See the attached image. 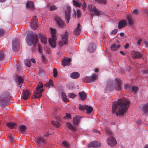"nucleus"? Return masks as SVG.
Masks as SVG:
<instances>
[{"instance_id":"nucleus-54","label":"nucleus","mask_w":148,"mask_h":148,"mask_svg":"<svg viewBox=\"0 0 148 148\" xmlns=\"http://www.w3.org/2000/svg\"><path fill=\"white\" fill-rule=\"evenodd\" d=\"M57 8V7L56 6L54 5H53L51 6L50 8V10H55Z\"/></svg>"},{"instance_id":"nucleus-42","label":"nucleus","mask_w":148,"mask_h":148,"mask_svg":"<svg viewBox=\"0 0 148 148\" xmlns=\"http://www.w3.org/2000/svg\"><path fill=\"white\" fill-rule=\"evenodd\" d=\"M98 3L105 4L106 2V0H95Z\"/></svg>"},{"instance_id":"nucleus-44","label":"nucleus","mask_w":148,"mask_h":148,"mask_svg":"<svg viewBox=\"0 0 148 148\" xmlns=\"http://www.w3.org/2000/svg\"><path fill=\"white\" fill-rule=\"evenodd\" d=\"M25 129L26 127L23 125H21L19 128L20 130L22 132H24Z\"/></svg>"},{"instance_id":"nucleus-12","label":"nucleus","mask_w":148,"mask_h":148,"mask_svg":"<svg viewBox=\"0 0 148 148\" xmlns=\"http://www.w3.org/2000/svg\"><path fill=\"white\" fill-rule=\"evenodd\" d=\"M107 141L108 145L110 146H113L116 143L115 139L111 136L108 138Z\"/></svg>"},{"instance_id":"nucleus-17","label":"nucleus","mask_w":148,"mask_h":148,"mask_svg":"<svg viewBox=\"0 0 148 148\" xmlns=\"http://www.w3.org/2000/svg\"><path fill=\"white\" fill-rule=\"evenodd\" d=\"M38 37L41 42L44 45L47 43V38L44 35L39 33L38 34Z\"/></svg>"},{"instance_id":"nucleus-52","label":"nucleus","mask_w":148,"mask_h":148,"mask_svg":"<svg viewBox=\"0 0 148 148\" xmlns=\"http://www.w3.org/2000/svg\"><path fill=\"white\" fill-rule=\"evenodd\" d=\"M58 72L57 70L55 69H54L53 70V76L54 77H56L57 76V75Z\"/></svg>"},{"instance_id":"nucleus-62","label":"nucleus","mask_w":148,"mask_h":148,"mask_svg":"<svg viewBox=\"0 0 148 148\" xmlns=\"http://www.w3.org/2000/svg\"><path fill=\"white\" fill-rule=\"evenodd\" d=\"M9 138L11 142H13V137L12 136H10L9 137Z\"/></svg>"},{"instance_id":"nucleus-36","label":"nucleus","mask_w":148,"mask_h":148,"mask_svg":"<svg viewBox=\"0 0 148 148\" xmlns=\"http://www.w3.org/2000/svg\"><path fill=\"white\" fill-rule=\"evenodd\" d=\"M51 124L57 127H59L60 125V123L57 121H51Z\"/></svg>"},{"instance_id":"nucleus-13","label":"nucleus","mask_w":148,"mask_h":148,"mask_svg":"<svg viewBox=\"0 0 148 148\" xmlns=\"http://www.w3.org/2000/svg\"><path fill=\"white\" fill-rule=\"evenodd\" d=\"M96 49V45L95 43H92L89 45L87 51L90 53H93L95 52Z\"/></svg>"},{"instance_id":"nucleus-14","label":"nucleus","mask_w":148,"mask_h":148,"mask_svg":"<svg viewBox=\"0 0 148 148\" xmlns=\"http://www.w3.org/2000/svg\"><path fill=\"white\" fill-rule=\"evenodd\" d=\"M140 108L141 112L143 115L148 114V103L142 105Z\"/></svg>"},{"instance_id":"nucleus-11","label":"nucleus","mask_w":148,"mask_h":148,"mask_svg":"<svg viewBox=\"0 0 148 148\" xmlns=\"http://www.w3.org/2000/svg\"><path fill=\"white\" fill-rule=\"evenodd\" d=\"M89 10L92 12L93 15L98 16L99 14V11L96 8V6H93L92 5H89L88 6Z\"/></svg>"},{"instance_id":"nucleus-40","label":"nucleus","mask_w":148,"mask_h":148,"mask_svg":"<svg viewBox=\"0 0 148 148\" xmlns=\"http://www.w3.org/2000/svg\"><path fill=\"white\" fill-rule=\"evenodd\" d=\"M25 64L28 67H30L31 66L30 61L28 59H25L24 60Z\"/></svg>"},{"instance_id":"nucleus-51","label":"nucleus","mask_w":148,"mask_h":148,"mask_svg":"<svg viewBox=\"0 0 148 148\" xmlns=\"http://www.w3.org/2000/svg\"><path fill=\"white\" fill-rule=\"evenodd\" d=\"M138 9H134L132 11V14H138Z\"/></svg>"},{"instance_id":"nucleus-32","label":"nucleus","mask_w":148,"mask_h":148,"mask_svg":"<svg viewBox=\"0 0 148 148\" xmlns=\"http://www.w3.org/2000/svg\"><path fill=\"white\" fill-rule=\"evenodd\" d=\"M127 19L128 21L129 25H132L134 23V21L130 16H127Z\"/></svg>"},{"instance_id":"nucleus-55","label":"nucleus","mask_w":148,"mask_h":148,"mask_svg":"<svg viewBox=\"0 0 148 148\" xmlns=\"http://www.w3.org/2000/svg\"><path fill=\"white\" fill-rule=\"evenodd\" d=\"M77 16L78 17H79L81 15V13L80 11L79 10H78L77 11Z\"/></svg>"},{"instance_id":"nucleus-34","label":"nucleus","mask_w":148,"mask_h":148,"mask_svg":"<svg viewBox=\"0 0 148 148\" xmlns=\"http://www.w3.org/2000/svg\"><path fill=\"white\" fill-rule=\"evenodd\" d=\"M105 130L107 135L110 136H111L112 135V132L108 127H105Z\"/></svg>"},{"instance_id":"nucleus-31","label":"nucleus","mask_w":148,"mask_h":148,"mask_svg":"<svg viewBox=\"0 0 148 148\" xmlns=\"http://www.w3.org/2000/svg\"><path fill=\"white\" fill-rule=\"evenodd\" d=\"M26 6L27 8L30 9H33L34 6L33 2L31 1H28L26 4Z\"/></svg>"},{"instance_id":"nucleus-48","label":"nucleus","mask_w":148,"mask_h":148,"mask_svg":"<svg viewBox=\"0 0 148 148\" xmlns=\"http://www.w3.org/2000/svg\"><path fill=\"white\" fill-rule=\"evenodd\" d=\"M132 90L134 93H135L138 90V88L136 86H133L132 87Z\"/></svg>"},{"instance_id":"nucleus-61","label":"nucleus","mask_w":148,"mask_h":148,"mask_svg":"<svg viewBox=\"0 0 148 148\" xmlns=\"http://www.w3.org/2000/svg\"><path fill=\"white\" fill-rule=\"evenodd\" d=\"M145 47L147 48L148 47V41H145Z\"/></svg>"},{"instance_id":"nucleus-46","label":"nucleus","mask_w":148,"mask_h":148,"mask_svg":"<svg viewBox=\"0 0 148 148\" xmlns=\"http://www.w3.org/2000/svg\"><path fill=\"white\" fill-rule=\"evenodd\" d=\"M71 118V114H70L66 113L65 116L64 117V119H69Z\"/></svg>"},{"instance_id":"nucleus-43","label":"nucleus","mask_w":148,"mask_h":148,"mask_svg":"<svg viewBox=\"0 0 148 148\" xmlns=\"http://www.w3.org/2000/svg\"><path fill=\"white\" fill-rule=\"evenodd\" d=\"M87 107L88 106L87 105H79V108L80 110H82L84 109H86Z\"/></svg>"},{"instance_id":"nucleus-24","label":"nucleus","mask_w":148,"mask_h":148,"mask_svg":"<svg viewBox=\"0 0 148 148\" xmlns=\"http://www.w3.org/2000/svg\"><path fill=\"white\" fill-rule=\"evenodd\" d=\"M81 31V26L78 23L77 27L74 30L73 33L75 35H78L80 34Z\"/></svg>"},{"instance_id":"nucleus-37","label":"nucleus","mask_w":148,"mask_h":148,"mask_svg":"<svg viewBox=\"0 0 148 148\" xmlns=\"http://www.w3.org/2000/svg\"><path fill=\"white\" fill-rule=\"evenodd\" d=\"M6 125L10 128L12 129L15 125V124L12 122L8 123L6 124Z\"/></svg>"},{"instance_id":"nucleus-39","label":"nucleus","mask_w":148,"mask_h":148,"mask_svg":"<svg viewBox=\"0 0 148 148\" xmlns=\"http://www.w3.org/2000/svg\"><path fill=\"white\" fill-rule=\"evenodd\" d=\"M62 145L66 147H70V145L68 142L64 141L62 143Z\"/></svg>"},{"instance_id":"nucleus-64","label":"nucleus","mask_w":148,"mask_h":148,"mask_svg":"<svg viewBox=\"0 0 148 148\" xmlns=\"http://www.w3.org/2000/svg\"><path fill=\"white\" fill-rule=\"evenodd\" d=\"M74 88V86L73 84H72V86H71L70 87H69V89L70 90H71L73 89Z\"/></svg>"},{"instance_id":"nucleus-18","label":"nucleus","mask_w":148,"mask_h":148,"mask_svg":"<svg viewBox=\"0 0 148 148\" xmlns=\"http://www.w3.org/2000/svg\"><path fill=\"white\" fill-rule=\"evenodd\" d=\"M131 55L133 58L135 59L139 58L142 56V54L138 52L135 51H133L132 52Z\"/></svg>"},{"instance_id":"nucleus-29","label":"nucleus","mask_w":148,"mask_h":148,"mask_svg":"<svg viewBox=\"0 0 148 148\" xmlns=\"http://www.w3.org/2000/svg\"><path fill=\"white\" fill-rule=\"evenodd\" d=\"M119 47V45L114 44L111 46L110 48L112 51H116Z\"/></svg>"},{"instance_id":"nucleus-63","label":"nucleus","mask_w":148,"mask_h":148,"mask_svg":"<svg viewBox=\"0 0 148 148\" xmlns=\"http://www.w3.org/2000/svg\"><path fill=\"white\" fill-rule=\"evenodd\" d=\"M129 46V44L128 43H127L125 44V46L124 47L125 49H127L128 48Z\"/></svg>"},{"instance_id":"nucleus-21","label":"nucleus","mask_w":148,"mask_h":148,"mask_svg":"<svg viewBox=\"0 0 148 148\" xmlns=\"http://www.w3.org/2000/svg\"><path fill=\"white\" fill-rule=\"evenodd\" d=\"M71 61V59L70 58H65L62 61V64L64 66H65L67 65L69 66L70 65Z\"/></svg>"},{"instance_id":"nucleus-26","label":"nucleus","mask_w":148,"mask_h":148,"mask_svg":"<svg viewBox=\"0 0 148 148\" xmlns=\"http://www.w3.org/2000/svg\"><path fill=\"white\" fill-rule=\"evenodd\" d=\"M127 22L126 20L120 21L118 24V28L121 29L127 25Z\"/></svg>"},{"instance_id":"nucleus-1","label":"nucleus","mask_w":148,"mask_h":148,"mask_svg":"<svg viewBox=\"0 0 148 148\" xmlns=\"http://www.w3.org/2000/svg\"><path fill=\"white\" fill-rule=\"evenodd\" d=\"M130 102L129 100L125 99H119L117 101L113 102L112 106V112L114 113L115 111L117 116L123 115L129 107Z\"/></svg>"},{"instance_id":"nucleus-3","label":"nucleus","mask_w":148,"mask_h":148,"mask_svg":"<svg viewBox=\"0 0 148 148\" xmlns=\"http://www.w3.org/2000/svg\"><path fill=\"white\" fill-rule=\"evenodd\" d=\"M37 40L36 35L34 34L32 32H30L27 34L26 41L28 45L31 46L33 43H36Z\"/></svg>"},{"instance_id":"nucleus-33","label":"nucleus","mask_w":148,"mask_h":148,"mask_svg":"<svg viewBox=\"0 0 148 148\" xmlns=\"http://www.w3.org/2000/svg\"><path fill=\"white\" fill-rule=\"evenodd\" d=\"M73 3L74 5L78 7H80L82 4V3L79 2L78 1L74 0L73 1Z\"/></svg>"},{"instance_id":"nucleus-27","label":"nucleus","mask_w":148,"mask_h":148,"mask_svg":"<svg viewBox=\"0 0 148 148\" xmlns=\"http://www.w3.org/2000/svg\"><path fill=\"white\" fill-rule=\"evenodd\" d=\"M79 73L76 72H74L70 75V77L74 79H76L79 77Z\"/></svg>"},{"instance_id":"nucleus-4","label":"nucleus","mask_w":148,"mask_h":148,"mask_svg":"<svg viewBox=\"0 0 148 148\" xmlns=\"http://www.w3.org/2000/svg\"><path fill=\"white\" fill-rule=\"evenodd\" d=\"M9 95L8 93L5 92L0 97V102L2 106L4 107L9 103L8 102L9 99Z\"/></svg>"},{"instance_id":"nucleus-50","label":"nucleus","mask_w":148,"mask_h":148,"mask_svg":"<svg viewBox=\"0 0 148 148\" xmlns=\"http://www.w3.org/2000/svg\"><path fill=\"white\" fill-rule=\"evenodd\" d=\"M50 86H51L52 87L53 86V83L52 82V81L50 80H49V82L47 86L49 88L50 87Z\"/></svg>"},{"instance_id":"nucleus-57","label":"nucleus","mask_w":148,"mask_h":148,"mask_svg":"<svg viewBox=\"0 0 148 148\" xmlns=\"http://www.w3.org/2000/svg\"><path fill=\"white\" fill-rule=\"evenodd\" d=\"M41 59L42 61H45V58L44 55L43 54L41 55Z\"/></svg>"},{"instance_id":"nucleus-8","label":"nucleus","mask_w":148,"mask_h":148,"mask_svg":"<svg viewBox=\"0 0 148 148\" xmlns=\"http://www.w3.org/2000/svg\"><path fill=\"white\" fill-rule=\"evenodd\" d=\"M65 11V18L66 20V22L69 23L70 19L71 8V7L69 6L65 7L64 8Z\"/></svg>"},{"instance_id":"nucleus-58","label":"nucleus","mask_w":148,"mask_h":148,"mask_svg":"<svg viewBox=\"0 0 148 148\" xmlns=\"http://www.w3.org/2000/svg\"><path fill=\"white\" fill-rule=\"evenodd\" d=\"M147 70H144L142 71H141V73L142 74H147Z\"/></svg>"},{"instance_id":"nucleus-60","label":"nucleus","mask_w":148,"mask_h":148,"mask_svg":"<svg viewBox=\"0 0 148 148\" xmlns=\"http://www.w3.org/2000/svg\"><path fill=\"white\" fill-rule=\"evenodd\" d=\"M142 40L141 39H139L138 40V42H137V44H138V45L139 46V45H140V43H141V42L142 41Z\"/></svg>"},{"instance_id":"nucleus-5","label":"nucleus","mask_w":148,"mask_h":148,"mask_svg":"<svg viewBox=\"0 0 148 148\" xmlns=\"http://www.w3.org/2000/svg\"><path fill=\"white\" fill-rule=\"evenodd\" d=\"M68 34L67 31H65L64 34L61 35V39L59 43V45L60 47L68 44Z\"/></svg>"},{"instance_id":"nucleus-35","label":"nucleus","mask_w":148,"mask_h":148,"mask_svg":"<svg viewBox=\"0 0 148 148\" xmlns=\"http://www.w3.org/2000/svg\"><path fill=\"white\" fill-rule=\"evenodd\" d=\"M62 98L63 101L65 102H68V100L67 99L66 94L64 92L62 93Z\"/></svg>"},{"instance_id":"nucleus-23","label":"nucleus","mask_w":148,"mask_h":148,"mask_svg":"<svg viewBox=\"0 0 148 148\" xmlns=\"http://www.w3.org/2000/svg\"><path fill=\"white\" fill-rule=\"evenodd\" d=\"M15 79L17 83L19 85L23 83L24 78L23 77L18 75H16L15 76Z\"/></svg>"},{"instance_id":"nucleus-10","label":"nucleus","mask_w":148,"mask_h":148,"mask_svg":"<svg viewBox=\"0 0 148 148\" xmlns=\"http://www.w3.org/2000/svg\"><path fill=\"white\" fill-rule=\"evenodd\" d=\"M55 20L60 27L63 28L65 27L64 22L61 17L56 16L55 18Z\"/></svg>"},{"instance_id":"nucleus-53","label":"nucleus","mask_w":148,"mask_h":148,"mask_svg":"<svg viewBox=\"0 0 148 148\" xmlns=\"http://www.w3.org/2000/svg\"><path fill=\"white\" fill-rule=\"evenodd\" d=\"M73 13L72 14V16L73 18H75L76 17L77 13L75 9H73Z\"/></svg>"},{"instance_id":"nucleus-25","label":"nucleus","mask_w":148,"mask_h":148,"mask_svg":"<svg viewBox=\"0 0 148 148\" xmlns=\"http://www.w3.org/2000/svg\"><path fill=\"white\" fill-rule=\"evenodd\" d=\"M49 42L52 47H55L56 46V39L55 38H49Z\"/></svg>"},{"instance_id":"nucleus-56","label":"nucleus","mask_w":148,"mask_h":148,"mask_svg":"<svg viewBox=\"0 0 148 148\" xmlns=\"http://www.w3.org/2000/svg\"><path fill=\"white\" fill-rule=\"evenodd\" d=\"M4 34V30L3 29H0V36H2Z\"/></svg>"},{"instance_id":"nucleus-20","label":"nucleus","mask_w":148,"mask_h":148,"mask_svg":"<svg viewBox=\"0 0 148 148\" xmlns=\"http://www.w3.org/2000/svg\"><path fill=\"white\" fill-rule=\"evenodd\" d=\"M36 142L40 146H42L45 143V140L41 137H39L36 140Z\"/></svg>"},{"instance_id":"nucleus-28","label":"nucleus","mask_w":148,"mask_h":148,"mask_svg":"<svg viewBox=\"0 0 148 148\" xmlns=\"http://www.w3.org/2000/svg\"><path fill=\"white\" fill-rule=\"evenodd\" d=\"M67 126L70 130L75 131L76 130V128L75 125H73L70 123H66Z\"/></svg>"},{"instance_id":"nucleus-6","label":"nucleus","mask_w":148,"mask_h":148,"mask_svg":"<svg viewBox=\"0 0 148 148\" xmlns=\"http://www.w3.org/2000/svg\"><path fill=\"white\" fill-rule=\"evenodd\" d=\"M43 87V84L41 82H40L37 87L36 88V95H34L33 99L35 98H39L41 97V93L42 92V90L41 89Z\"/></svg>"},{"instance_id":"nucleus-7","label":"nucleus","mask_w":148,"mask_h":148,"mask_svg":"<svg viewBox=\"0 0 148 148\" xmlns=\"http://www.w3.org/2000/svg\"><path fill=\"white\" fill-rule=\"evenodd\" d=\"M20 40L18 38H14L13 39L12 47L13 50L15 52L17 51L19 48Z\"/></svg>"},{"instance_id":"nucleus-49","label":"nucleus","mask_w":148,"mask_h":148,"mask_svg":"<svg viewBox=\"0 0 148 148\" xmlns=\"http://www.w3.org/2000/svg\"><path fill=\"white\" fill-rule=\"evenodd\" d=\"M68 96H69L71 98L73 99L75 97L76 95L74 94L70 93L68 94Z\"/></svg>"},{"instance_id":"nucleus-41","label":"nucleus","mask_w":148,"mask_h":148,"mask_svg":"<svg viewBox=\"0 0 148 148\" xmlns=\"http://www.w3.org/2000/svg\"><path fill=\"white\" fill-rule=\"evenodd\" d=\"M86 109V110L88 114H90L93 110V109L92 107L88 106Z\"/></svg>"},{"instance_id":"nucleus-2","label":"nucleus","mask_w":148,"mask_h":148,"mask_svg":"<svg viewBox=\"0 0 148 148\" xmlns=\"http://www.w3.org/2000/svg\"><path fill=\"white\" fill-rule=\"evenodd\" d=\"M116 83H114L113 81H111L108 82L106 88L109 90H113L114 88L118 91H120L122 89L121 86V82L119 79H115Z\"/></svg>"},{"instance_id":"nucleus-19","label":"nucleus","mask_w":148,"mask_h":148,"mask_svg":"<svg viewBox=\"0 0 148 148\" xmlns=\"http://www.w3.org/2000/svg\"><path fill=\"white\" fill-rule=\"evenodd\" d=\"M101 144L99 142L96 141L91 142L88 145V147H97L101 146Z\"/></svg>"},{"instance_id":"nucleus-45","label":"nucleus","mask_w":148,"mask_h":148,"mask_svg":"<svg viewBox=\"0 0 148 148\" xmlns=\"http://www.w3.org/2000/svg\"><path fill=\"white\" fill-rule=\"evenodd\" d=\"M81 1L83 2L82 5V9L84 11H85L86 7V4L84 0H81Z\"/></svg>"},{"instance_id":"nucleus-47","label":"nucleus","mask_w":148,"mask_h":148,"mask_svg":"<svg viewBox=\"0 0 148 148\" xmlns=\"http://www.w3.org/2000/svg\"><path fill=\"white\" fill-rule=\"evenodd\" d=\"M4 55L3 53L0 51V60H2L4 59Z\"/></svg>"},{"instance_id":"nucleus-16","label":"nucleus","mask_w":148,"mask_h":148,"mask_svg":"<svg viewBox=\"0 0 148 148\" xmlns=\"http://www.w3.org/2000/svg\"><path fill=\"white\" fill-rule=\"evenodd\" d=\"M38 20L35 19H34L30 23V26L32 29L35 30L38 27Z\"/></svg>"},{"instance_id":"nucleus-22","label":"nucleus","mask_w":148,"mask_h":148,"mask_svg":"<svg viewBox=\"0 0 148 148\" xmlns=\"http://www.w3.org/2000/svg\"><path fill=\"white\" fill-rule=\"evenodd\" d=\"M82 118V116H76L75 117H74L73 120L74 124L77 126L78 125Z\"/></svg>"},{"instance_id":"nucleus-9","label":"nucleus","mask_w":148,"mask_h":148,"mask_svg":"<svg viewBox=\"0 0 148 148\" xmlns=\"http://www.w3.org/2000/svg\"><path fill=\"white\" fill-rule=\"evenodd\" d=\"M97 75L96 74H93L92 76H88L84 79V81L86 83H90L94 82L97 79Z\"/></svg>"},{"instance_id":"nucleus-59","label":"nucleus","mask_w":148,"mask_h":148,"mask_svg":"<svg viewBox=\"0 0 148 148\" xmlns=\"http://www.w3.org/2000/svg\"><path fill=\"white\" fill-rule=\"evenodd\" d=\"M117 32V29H115L112 32V33L113 34H116Z\"/></svg>"},{"instance_id":"nucleus-15","label":"nucleus","mask_w":148,"mask_h":148,"mask_svg":"<svg viewBox=\"0 0 148 148\" xmlns=\"http://www.w3.org/2000/svg\"><path fill=\"white\" fill-rule=\"evenodd\" d=\"M30 96V92L28 90H24L22 95V98L25 100L27 99Z\"/></svg>"},{"instance_id":"nucleus-38","label":"nucleus","mask_w":148,"mask_h":148,"mask_svg":"<svg viewBox=\"0 0 148 148\" xmlns=\"http://www.w3.org/2000/svg\"><path fill=\"white\" fill-rule=\"evenodd\" d=\"M50 29L52 34V37L55 38L56 36V30L55 29H53L52 28H51Z\"/></svg>"},{"instance_id":"nucleus-30","label":"nucleus","mask_w":148,"mask_h":148,"mask_svg":"<svg viewBox=\"0 0 148 148\" xmlns=\"http://www.w3.org/2000/svg\"><path fill=\"white\" fill-rule=\"evenodd\" d=\"M79 95L82 100H84L86 99V95L84 92L83 91L81 92H79Z\"/></svg>"}]
</instances>
